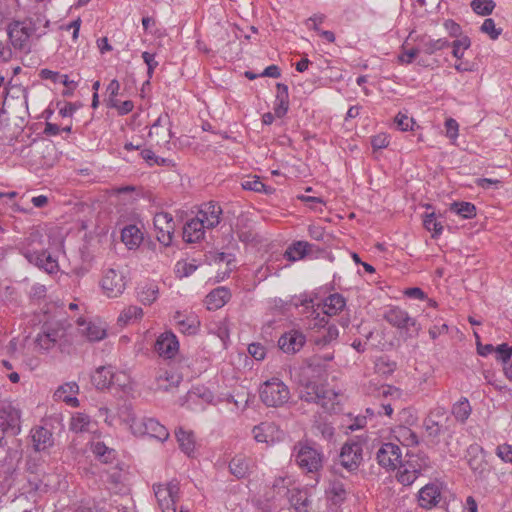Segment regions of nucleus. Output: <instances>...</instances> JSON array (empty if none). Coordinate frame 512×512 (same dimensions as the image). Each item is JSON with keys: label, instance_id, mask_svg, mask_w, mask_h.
I'll return each instance as SVG.
<instances>
[{"label": "nucleus", "instance_id": "nucleus-1", "mask_svg": "<svg viewBox=\"0 0 512 512\" xmlns=\"http://www.w3.org/2000/svg\"><path fill=\"white\" fill-rule=\"evenodd\" d=\"M318 358H308L298 374L299 398L308 403L320 405L324 410L334 407L338 394L324 387L323 368Z\"/></svg>", "mask_w": 512, "mask_h": 512}, {"label": "nucleus", "instance_id": "nucleus-2", "mask_svg": "<svg viewBox=\"0 0 512 512\" xmlns=\"http://www.w3.org/2000/svg\"><path fill=\"white\" fill-rule=\"evenodd\" d=\"M43 23L46 28L49 25L48 20H44L40 15L35 18H29L23 22L15 21L8 25L7 35L15 49L30 52L29 38L34 35L38 26Z\"/></svg>", "mask_w": 512, "mask_h": 512}, {"label": "nucleus", "instance_id": "nucleus-3", "mask_svg": "<svg viewBox=\"0 0 512 512\" xmlns=\"http://www.w3.org/2000/svg\"><path fill=\"white\" fill-rule=\"evenodd\" d=\"M259 397L267 407H282L288 403L291 394L289 387L279 378H271L261 384Z\"/></svg>", "mask_w": 512, "mask_h": 512}, {"label": "nucleus", "instance_id": "nucleus-4", "mask_svg": "<svg viewBox=\"0 0 512 512\" xmlns=\"http://www.w3.org/2000/svg\"><path fill=\"white\" fill-rule=\"evenodd\" d=\"M294 457L299 468L306 473L317 475L323 467V454L308 443H297L293 448Z\"/></svg>", "mask_w": 512, "mask_h": 512}, {"label": "nucleus", "instance_id": "nucleus-5", "mask_svg": "<svg viewBox=\"0 0 512 512\" xmlns=\"http://www.w3.org/2000/svg\"><path fill=\"white\" fill-rule=\"evenodd\" d=\"M21 431V411L8 401H0V447L6 445L5 438L16 436Z\"/></svg>", "mask_w": 512, "mask_h": 512}, {"label": "nucleus", "instance_id": "nucleus-6", "mask_svg": "<svg viewBox=\"0 0 512 512\" xmlns=\"http://www.w3.org/2000/svg\"><path fill=\"white\" fill-rule=\"evenodd\" d=\"M154 494L162 512H176V502L179 499V482L172 480L165 484H154Z\"/></svg>", "mask_w": 512, "mask_h": 512}, {"label": "nucleus", "instance_id": "nucleus-7", "mask_svg": "<svg viewBox=\"0 0 512 512\" xmlns=\"http://www.w3.org/2000/svg\"><path fill=\"white\" fill-rule=\"evenodd\" d=\"M446 414L447 410L445 407L436 406L430 410L428 415L424 418L423 427L429 443L433 445H438L440 443V436L444 432V426L441 424V419H449Z\"/></svg>", "mask_w": 512, "mask_h": 512}, {"label": "nucleus", "instance_id": "nucleus-8", "mask_svg": "<svg viewBox=\"0 0 512 512\" xmlns=\"http://www.w3.org/2000/svg\"><path fill=\"white\" fill-rule=\"evenodd\" d=\"M17 249L26 260L36 259V254L47 250L44 234L38 229H32L18 242Z\"/></svg>", "mask_w": 512, "mask_h": 512}, {"label": "nucleus", "instance_id": "nucleus-9", "mask_svg": "<svg viewBox=\"0 0 512 512\" xmlns=\"http://www.w3.org/2000/svg\"><path fill=\"white\" fill-rule=\"evenodd\" d=\"M362 460L363 448L360 441L351 439L342 446L339 461L343 468L349 472L355 471L359 468Z\"/></svg>", "mask_w": 512, "mask_h": 512}, {"label": "nucleus", "instance_id": "nucleus-10", "mask_svg": "<svg viewBox=\"0 0 512 512\" xmlns=\"http://www.w3.org/2000/svg\"><path fill=\"white\" fill-rule=\"evenodd\" d=\"M383 318L392 326L398 329H405L407 332H411L409 334L410 336L412 333L417 334L420 330L416 320L411 318L405 310L399 307L389 308L387 311H385Z\"/></svg>", "mask_w": 512, "mask_h": 512}, {"label": "nucleus", "instance_id": "nucleus-11", "mask_svg": "<svg viewBox=\"0 0 512 512\" xmlns=\"http://www.w3.org/2000/svg\"><path fill=\"white\" fill-rule=\"evenodd\" d=\"M378 464L387 469L395 470L402 467V452L398 445L394 443H384L376 453Z\"/></svg>", "mask_w": 512, "mask_h": 512}, {"label": "nucleus", "instance_id": "nucleus-12", "mask_svg": "<svg viewBox=\"0 0 512 512\" xmlns=\"http://www.w3.org/2000/svg\"><path fill=\"white\" fill-rule=\"evenodd\" d=\"M153 223L157 230V240L163 245L169 246L175 229L173 216L168 212L157 213L154 216Z\"/></svg>", "mask_w": 512, "mask_h": 512}, {"label": "nucleus", "instance_id": "nucleus-13", "mask_svg": "<svg viewBox=\"0 0 512 512\" xmlns=\"http://www.w3.org/2000/svg\"><path fill=\"white\" fill-rule=\"evenodd\" d=\"M322 252L318 246L307 241H294L287 247L284 257L290 262H295L305 257L317 258Z\"/></svg>", "mask_w": 512, "mask_h": 512}, {"label": "nucleus", "instance_id": "nucleus-14", "mask_svg": "<svg viewBox=\"0 0 512 512\" xmlns=\"http://www.w3.org/2000/svg\"><path fill=\"white\" fill-rule=\"evenodd\" d=\"M101 287L108 297L116 298L125 290V277L115 269H108L101 280Z\"/></svg>", "mask_w": 512, "mask_h": 512}, {"label": "nucleus", "instance_id": "nucleus-15", "mask_svg": "<svg viewBox=\"0 0 512 512\" xmlns=\"http://www.w3.org/2000/svg\"><path fill=\"white\" fill-rule=\"evenodd\" d=\"M120 375L115 373L111 365L100 366L91 375V382L98 390L108 389L113 385H122L119 381Z\"/></svg>", "mask_w": 512, "mask_h": 512}, {"label": "nucleus", "instance_id": "nucleus-16", "mask_svg": "<svg viewBox=\"0 0 512 512\" xmlns=\"http://www.w3.org/2000/svg\"><path fill=\"white\" fill-rule=\"evenodd\" d=\"M179 350V342L171 331L162 333L156 340L155 351L164 358H173Z\"/></svg>", "mask_w": 512, "mask_h": 512}, {"label": "nucleus", "instance_id": "nucleus-17", "mask_svg": "<svg viewBox=\"0 0 512 512\" xmlns=\"http://www.w3.org/2000/svg\"><path fill=\"white\" fill-rule=\"evenodd\" d=\"M441 499V488L437 483H428L419 490L418 503L424 509H431Z\"/></svg>", "mask_w": 512, "mask_h": 512}, {"label": "nucleus", "instance_id": "nucleus-18", "mask_svg": "<svg viewBox=\"0 0 512 512\" xmlns=\"http://www.w3.org/2000/svg\"><path fill=\"white\" fill-rule=\"evenodd\" d=\"M305 343V336L297 330H291L283 334L278 340L279 348L285 353L298 352Z\"/></svg>", "mask_w": 512, "mask_h": 512}, {"label": "nucleus", "instance_id": "nucleus-19", "mask_svg": "<svg viewBox=\"0 0 512 512\" xmlns=\"http://www.w3.org/2000/svg\"><path fill=\"white\" fill-rule=\"evenodd\" d=\"M221 214L222 209L220 205L211 201L202 204L197 216L202 222L206 223L207 229H212L220 223Z\"/></svg>", "mask_w": 512, "mask_h": 512}, {"label": "nucleus", "instance_id": "nucleus-20", "mask_svg": "<svg viewBox=\"0 0 512 512\" xmlns=\"http://www.w3.org/2000/svg\"><path fill=\"white\" fill-rule=\"evenodd\" d=\"M181 381V375L166 369H159L155 375V390L168 392L178 387Z\"/></svg>", "mask_w": 512, "mask_h": 512}, {"label": "nucleus", "instance_id": "nucleus-21", "mask_svg": "<svg viewBox=\"0 0 512 512\" xmlns=\"http://www.w3.org/2000/svg\"><path fill=\"white\" fill-rule=\"evenodd\" d=\"M31 440L35 451H45L54 444L52 432L42 426L31 430Z\"/></svg>", "mask_w": 512, "mask_h": 512}, {"label": "nucleus", "instance_id": "nucleus-22", "mask_svg": "<svg viewBox=\"0 0 512 512\" xmlns=\"http://www.w3.org/2000/svg\"><path fill=\"white\" fill-rule=\"evenodd\" d=\"M230 298V290L224 286H221L213 289L205 297V304L208 310H218L222 308L230 300Z\"/></svg>", "mask_w": 512, "mask_h": 512}, {"label": "nucleus", "instance_id": "nucleus-23", "mask_svg": "<svg viewBox=\"0 0 512 512\" xmlns=\"http://www.w3.org/2000/svg\"><path fill=\"white\" fill-rule=\"evenodd\" d=\"M206 223L197 216L188 221L183 228V239L187 243H195L204 237Z\"/></svg>", "mask_w": 512, "mask_h": 512}, {"label": "nucleus", "instance_id": "nucleus-24", "mask_svg": "<svg viewBox=\"0 0 512 512\" xmlns=\"http://www.w3.org/2000/svg\"><path fill=\"white\" fill-rule=\"evenodd\" d=\"M174 320L179 330L184 334L195 335L199 330L200 321L193 313L183 315L181 312L177 311L174 315Z\"/></svg>", "mask_w": 512, "mask_h": 512}, {"label": "nucleus", "instance_id": "nucleus-25", "mask_svg": "<svg viewBox=\"0 0 512 512\" xmlns=\"http://www.w3.org/2000/svg\"><path fill=\"white\" fill-rule=\"evenodd\" d=\"M27 261L48 274H56L59 271L58 260L48 250L36 254V259Z\"/></svg>", "mask_w": 512, "mask_h": 512}, {"label": "nucleus", "instance_id": "nucleus-26", "mask_svg": "<svg viewBox=\"0 0 512 512\" xmlns=\"http://www.w3.org/2000/svg\"><path fill=\"white\" fill-rule=\"evenodd\" d=\"M121 239L129 249H134L141 244L143 234L137 226L128 225L122 229Z\"/></svg>", "mask_w": 512, "mask_h": 512}, {"label": "nucleus", "instance_id": "nucleus-27", "mask_svg": "<svg viewBox=\"0 0 512 512\" xmlns=\"http://www.w3.org/2000/svg\"><path fill=\"white\" fill-rule=\"evenodd\" d=\"M251 460L243 455H237L229 463V470L238 479L245 478L250 473Z\"/></svg>", "mask_w": 512, "mask_h": 512}, {"label": "nucleus", "instance_id": "nucleus-28", "mask_svg": "<svg viewBox=\"0 0 512 512\" xmlns=\"http://www.w3.org/2000/svg\"><path fill=\"white\" fill-rule=\"evenodd\" d=\"M496 359L503 364L505 375L512 379V347L507 344H501L495 349Z\"/></svg>", "mask_w": 512, "mask_h": 512}, {"label": "nucleus", "instance_id": "nucleus-29", "mask_svg": "<svg viewBox=\"0 0 512 512\" xmlns=\"http://www.w3.org/2000/svg\"><path fill=\"white\" fill-rule=\"evenodd\" d=\"M326 496L329 501L334 505H340L347 496V491L341 481H331L329 487L326 489Z\"/></svg>", "mask_w": 512, "mask_h": 512}, {"label": "nucleus", "instance_id": "nucleus-30", "mask_svg": "<svg viewBox=\"0 0 512 512\" xmlns=\"http://www.w3.org/2000/svg\"><path fill=\"white\" fill-rule=\"evenodd\" d=\"M345 305V298L339 293H334L325 299L323 312L327 316L336 315L338 312L343 310Z\"/></svg>", "mask_w": 512, "mask_h": 512}, {"label": "nucleus", "instance_id": "nucleus-31", "mask_svg": "<svg viewBox=\"0 0 512 512\" xmlns=\"http://www.w3.org/2000/svg\"><path fill=\"white\" fill-rule=\"evenodd\" d=\"M91 418L89 415L77 412L75 413L70 420V430L75 433H84L90 431Z\"/></svg>", "mask_w": 512, "mask_h": 512}, {"label": "nucleus", "instance_id": "nucleus-32", "mask_svg": "<svg viewBox=\"0 0 512 512\" xmlns=\"http://www.w3.org/2000/svg\"><path fill=\"white\" fill-rule=\"evenodd\" d=\"M472 412L471 405L467 398H461L453 404L451 413L455 419L461 423H465Z\"/></svg>", "mask_w": 512, "mask_h": 512}, {"label": "nucleus", "instance_id": "nucleus-33", "mask_svg": "<svg viewBox=\"0 0 512 512\" xmlns=\"http://www.w3.org/2000/svg\"><path fill=\"white\" fill-rule=\"evenodd\" d=\"M177 441L179 443L180 449L187 455H191V453L195 449V440L192 432H188L179 428L175 432Z\"/></svg>", "mask_w": 512, "mask_h": 512}, {"label": "nucleus", "instance_id": "nucleus-34", "mask_svg": "<svg viewBox=\"0 0 512 512\" xmlns=\"http://www.w3.org/2000/svg\"><path fill=\"white\" fill-rule=\"evenodd\" d=\"M92 451L95 456L103 463H112L116 458V451L105 445L104 442L98 441L92 445Z\"/></svg>", "mask_w": 512, "mask_h": 512}, {"label": "nucleus", "instance_id": "nucleus-35", "mask_svg": "<svg viewBox=\"0 0 512 512\" xmlns=\"http://www.w3.org/2000/svg\"><path fill=\"white\" fill-rule=\"evenodd\" d=\"M291 506L296 512H308V507L311 504V500L304 491H293L289 498Z\"/></svg>", "mask_w": 512, "mask_h": 512}, {"label": "nucleus", "instance_id": "nucleus-36", "mask_svg": "<svg viewBox=\"0 0 512 512\" xmlns=\"http://www.w3.org/2000/svg\"><path fill=\"white\" fill-rule=\"evenodd\" d=\"M146 435L158 439L160 441H165L169 437V432L165 426L159 423L158 420L148 417Z\"/></svg>", "mask_w": 512, "mask_h": 512}, {"label": "nucleus", "instance_id": "nucleus-37", "mask_svg": "<svg viewBox=\"0 0 512 512\" xmlns=\"http://www.w3.org/2000/svg\"><path fill=\"white\" fill-rule=\"evenodd\" d=\"M159 294V288L156 284H146L141 287L138 292V300L143 305H151L157 298Z\"/></svg>", "mask_w": 512, "mask_h": 512}, {"label": "nucleus", "instance_id": "nucleus-38", "mask_svg": "<svg viewBox=\"0 0 512 512\" xmlns=\"http://www.w3.org/2000/svg\"><path fill=\"white\" fill-rule=\"evenodd\" d=\"M423 225L426 230L432 232V237H438L443 231V224L438 220L434 211L426 213L423 218Z\"/></svg>", "mask_w": 512, "mask_h": 512}, {"label": "nucleus", "instance_id": "nucleus-39", "mask_svg": "<svg viewBox=\"0 0 512 512\" xmlns=\"http://www.w3.org/2000/svg\"><path fill=\"white\" fill-rule=\"evenodd\" d=\"M143 316V310L138 306H128L120 313L118 317V323L121 326H125L131 323L133 320L141 319Z\"/></svg>", "mask_w": 512, "mask_h": 512}, {"label": "nucleus", "instance_id": "nucleus-40", "mask_svg": "<svg viewBox=\"0 0 512 512\" xmlns=\"http://www.w3.org/2000/svg\"><path fill=\"white\" fill-rule=\"evenodd\" d=\"M274 425L268 422H262L252 430L254 439L259 443H268L272 436Z\"/></svg>", "mask_w": 512, "mask_h": 512}, {"label": "nucleus", "instance_id": "nucleus-41", "mask_svg": "<svg viewBox=\"0 0 512 512\" xmlns=\"http://www.w3.org/2000/svg\"><path fill=\"white\" fill-rule=\"evenodd\" d=\"M148 417H137L135 415L128 416V423L132 433L136 436H145L147 434Z\"/></svg>", "mask_w": 512, "mask_h": 512}, {"label": "nucleus", "instance_id": "nucleus-42", "mask_svg": "<svg viewBox=\"0 0 512 512\" xmlns=\"http://www.w3.org/2000/svg\"><path fill=\"white\" fill-rule=\"evenodd\" d=\"M450 210L466 219L473 218L476 215V207L470 202H453Z\"/></svg>", "mask_w": 512, "mask_h": 512}, {"label": "nucleus", "instance_id": "nucleus-43", "mask_svg": "<svg viewBox=\"0 0 512 512\" xmlns=\"http://www.w3.org/2000/svg\"><path fill=\"white\" fill-rule=\"evenodd\" d=\"M450 45L449 41L445 38H439L436 40L429 39L428 41H423L420 44L421 51L426 54H433L436 51L442 50Z\"/></svg>", "mask_w": 512, "mask_h": 512}, {"label": "nucleus", "instance_id": "nucleus-44", "mask_svg": "<svg viewBox=\"0 0 512 512\" xmlns=\"http://www.w3.org/2000/svg\"><path fill=\"white\" fill-rule=\"evenodd\" d=\"M229 38V33L226 28L217 23L213 29V39L212 44L214 48L219 51L227 42Z\"/></svg>", "mask_w": 512, "mask_h": 512}, {"label": "nucleus", "instance_id": "nucleus-45", "mask_svg": "<svg viewBox=\"0 0 512 512\" xmlns=\"http://www.w3.org/2000/svg\"><path fill=\"white\" fill-rule=\"evenodd\" d=\"M470 6L476 14L487 16L493 12L496 4L493 0H472Z\"/></svg>", "mask_w": 512, "mask_h": 512}, {"label": "nucleus", "instance_id": "nucleus-46", "mask_svg": "<svg viewBox=\"0 0 512 512\" xmlns=\"http://www.w3.org/2000/svg\"><path fill=\"white\" fill-rule=\"evenodd\" d=\"M83 333L90 341H99L106 336L105 329L93 323L86 324Z\"/></svg>", "mask_w": 512, "mask_h": 512}, {"label": "nucleus", "instance_id": "nucleus-47", "mask_svg": "<svg viewBox=\"0 0 512 512\" xmlns=\"http://www.w3.org/2000/svg\"><path fill=\"white\" fill-rule=\"evenodd\" d=\"M398 439L406 446H416L419 444L417 434L408 427H400L398 430Z\"/></svg>", "mask_w": 512, "mask_h": 512}, {"label": "nucleus", "instance_id": "nucleus-48", "mask_svg": "<svg viewBox=\"0 0 512 512\" xmlns=\"http://www.w3.org/2000/svg\"><path fill=\"white\" fill-rule=\"evenodd\" d=\"M339 331L335 325H330L328 328L323 332L321 336H319L315 343L318 346H325L331 343L332 341L336 340L338 338Z\"/></svg>", "mask_w": 512, "mask_h": 512}, {"label": "nucleus", "instance_id": "nucleus-49", "mask_svg": "<svg viewBox=\"0 0 512 512\" xmlns=\"http://www.w3.org/2000/svg\"><path fill=\"white\" fill-rule=\"evenodd\" d=\"M452 54L455 58L461 59L464 54V50L468 49L471 45L470 38L468 36H463L460 39H457L452 42Z\"/></svg>", "mask_w": 512, "mask_h": 512}, {"label": "nucleus", "instance_id": "nucleus-50", "mask_svg": "<svg viewBox=\"0 0 512 512\" xmlns=\"http://www.w3.org/2000/svg\"><path fill=\"white\" fill-rule=\"evenodd\" d=\"M402 467H404V469L399 471L398 481L403 485H411L418 478L420 470L415 468L409 470L404 465H402Z\"/></svg>", "mask_w": 512, "mask_h": 512}, {"label": "nucleus", "instance_id": "nucleus-51", "mask_svg": "<svg viewBox=\"0 0 512 512\" xmlns=\"http://www.w3.org/2000/svg\"><path fill=\"white\" fill-rule=\"evenodd\" d=\"M42 329L46 334H49L55 344L64 336V330L58 323H45Z\"/></svg>", "mask_w": 512, "mask_h": 512}, {"label": "nucleus", "instance_id": "nucleus-52", "mask_svg": "<svg viewBox=\"0 0 512 512\" xmlns=\"http://www.w3.org/2000/svg\"><path fill=\"white\" fill-rule=\"evenodd\" d=\"M42 329L46 334H49L55 344L64 336V330L58 323H45Z\"/></svg>", "mask_w": 512, "mask_h": 512}, {"label": "nucleus", "instance_id": "nucleus-53", "mask_svg": "<svg viewBox=\"0 0 512 512\" xmlns=\"http://www.w3.org/2000/svg\"><path fill=\"white\" fill-rule=\"evenodd\" d=\"M481 32L486 33L492 40H496L502 32V29H497L495 22L492 18H487L481 25Z\"/></svg>", "mask_w": 512, "mask_h": 512}, {"label": "nucleus", "instance_id": "nucleus-54", "mask_svg": "<svg viewBox=\"0 0 512 512\" xmlns=\"http://www.w3.org/2000/svg\"><path fill=\"white\" fill-rule=\"evenodd\" d=\"M196 269L197 265L185 261H178L175 265V272L180 278L190 276Z\"/></svg>", "mask_w": 512, "mask_h": 512}, {"label": "nucleus", "instance_id": "nucleus-55", "mask_svg": "<svg viewBox=\"0 0 512 512\" xmlns=\"http://www.w3.org/2000/svg\"><path fill=\"white\" fill-rule=\"evenodd\" d=\"M395 123L401 131H407L413 129L415 123L412 118H409L406 114L399 112L395 117Z\"/></svg>", "mask_w": 512, "mask_h": 512}, {"label": "nucleus", "instance_id": "nucleus-56", "mask_svg": "<svg viewBox=\"0 0 512 512\" xmlns=\"http://www.w3.org/2000/svg\"><path fill=\"white\" fill-rule=\"evenodd\" d=\"M51 339L52 338H50L49 334H46L42 330V332L38 334L35 342L40 349L48 351L56 345Z\"/></svg>", "mask_w": 512, "mask_h": 512}, {"label": "nucleus", "instance_id": "nucleus-57", "mask_svg": "<svg viewBox=\"0 0 512 512\" xmlns=\"http://www.w3.org/2000/svg\"><path fill=\"white\" fill-rule=\"evenodd\" d=\"M249 354L256 360H263L266 356V349L260 343H251L248 346Z\"/></svg>", "mask_w": 512, "mask_h": 512}, {"label": "nucleus", "instance_id": "nucleus-58", "mask_svg": "<svg viewBox=\"0 0 512 512\" xmlns=\"http://www.w3.org/2000/svg\"><path fill=\"white\" fill-rule=\"evenodd\" d=\"M241 185L243 189L254 192H260L264 187V183L261 182L258 176H254L252 179L243 181Z\"/></svg>", "mask_w": 512, "mask_h": 512}, {"label": "nucleus", "instance_id": "nucleus-59", "mask_svg": "<svg viewBox=\"0 0 512 512\" xmlns=\"http://www.w3.org/2000/svg\"><path fill=\"white\" fill-rule=\"evenodd\" d=\"M422 52L421 51V48L420 46L417 47V48H411V49H408V50H405L403 51L399 56H398V59L401 63H406V64H410L413 62V60L415 59V57L420 53Z\"/></svg>", "mask_w": 512, "mask_h": 512}, {"label": "nucleus", "instance_id": "nucleus-60", "mask_svg": "<svg viewBox=\"0 0 512 512\" xmlns=\"http://www.w3.org/2000/svg\"><path fill=\"white\" fill-rule=\"evenodd\" d=\"M496 455L504 462L512 461V446L508 444L499 445L496 449Z\"/></svg>", "mask_w": 512, "mask_h": 512}, {"label": "nucleus", "instance_id": "nucleus-61", "mask_svg": "<svg viewBox=\"0 0 512 512\" xmlns=\"http://www.w3.org/2000/svg\"><path fill=\"white\" fill-rule=\"evenodd\" d=\"M142 59L147 65V74L149 78H151L154 69L158 66V62L155 60V55L145 51L142 53Z\"/></svg>", "mask_w": 512, "mask_h": 512}, {"label": "nucleus", "instance_id": "nucleus-62", "mask_svg": "<svg viewBox=\"0 0 512 512\" xmlns=\"http://www.w3.org/2000/svg\"><path fill=\"white\" fill-rule=\"evenodd\" d=\"M371 145L374 150L386 148L389 145L388 135L385 133H380L373 136L371 139Z\"/></svg>", "mask_w": 512, "mask_h": 512}, {"label": "nucleus", "instance_id": "nucleus-63", "mask_svg": "<svg viewBox=\"0 0 512 512\" xmlns=\"http://www.w3.org/2000/svg\"><path fill=\"white\" fill-rule=\"evenodd\" d=\"M446 134L450 139H455L458 136V123L455 119L449 118L445 121Z\"/></svg>", "mask_w": 512, "mask_h": 512}, {"label": "nucleus", "instance_id": "nucleus-64", "mask_svg": "<svg viewBox=\"0 0 512 512\" xmlns=\"http://www.w3.org/2000/svg\"><path fill=\"white\" fill-rule=\"evenodd\" d=\"M444 27L446 31L449 33V35L452 37H459L461 35V27L454 20L447 19L444 22Z\"/></svg>", "mask_w": 512, "mask_h": 512}]
</instances>
